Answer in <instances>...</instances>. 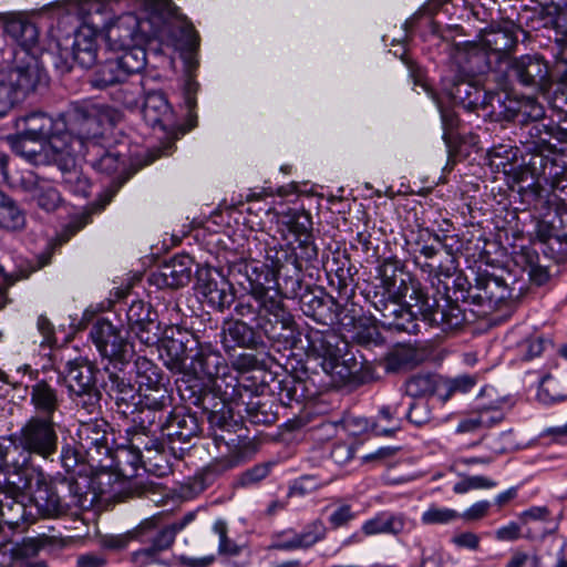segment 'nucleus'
Instances as JSON below:
<instances>
[{
	"instance_id": "1",
	"label": "nucleus",
	"mask_w": 567,
	"mask_h": 567,
	"mask_svg": "<svg viewBox=\"0 0 567 567\" xmlns=\"http://www.w3.org/2000/svg\"><path fill=\"white\" fill-rule=\"evenodd\" d=\"M414 264L427 274L436 290L430 296L420 282L411 281V299L415 300L422 320L445 332L460 328L467 317L458 301L472 305L474 285L464 274H456L458 264L454 250L449 248L442 256L435 245H422Z\"/></svg>"
},
{
	"instance_id": "2",
	"label": "nucleus",
	"mask_w": 567,
	"mask_h": 567,
	"mask_svg": "<svg viewBox=\"0 0 567 567\" xmlns=\"http://www.w3.org/2000/svg\"><path fill=\"white\" fill-rule=\"evenodd\" d=\"M60 422L53 417L31 415L16 432L0 437V472L20 493L32 488L35 457L53 461L59 452Z\"/></svg>"
},
{
	"instance_id": "3",
	"label": "nucleus",
	"mask_w": 567,
	"mask_h": 567,
	"mask_svg": "<svg viewBox=\"0 0 567 567\" xmlns=\"http://www.w3.org/2000/svg\"><path fill=\"white\" fill-rule=\"evenodd\" d=\"M312 225L309 213L296 210L286 221V233L282 231L285 243L268 234L254 236L256 249L264 252V258L277 269L288 299H295L300 292L303 268L318 259Z\"/></svg>"
},
{
	"instance_id": "4",
	"label": "nucleus",
	"mask_w": 567,
	"mask_h": 567,
	"mask_svg": "<svg viewBox=\"0 0 567 567\" xmlns=\"http://www.w3.org/2000/svg\"><path fill=\"white\" fill-rule=\"evenodd\" d=\"M379 282L364 291L365 300L381 316L380 324L386 330L416 334L420 331L419 319L412 308V286L409 276L403 274L400 262L386 258L378 267Z\"/></svg>"
},
{
	"instance_id": "5",
	"label": "nucleus",
	"mask_w": 567,
	"mask_h": 567,
	"mask_svg": "<svg viewBox=\"0 0 567 567\" xmlns=\"http://www.w3.org/2000/svg\"><path fill=\"white\" fill-rule=\"evenodd\" d=\"M35 489L32 501L43 517L59 518L76 515L93 508V499L86 496V484L78 483L74 475L45 476L42 467L34 472Z\"/></svg>"
},
{
	"instance_id": "6",
	"label": "nucleus",
	"mask_w": 567,
	"mask_h": 567,
	"mask_svg": "<svg viewBox=\"0 0 567 567\" xmlns=\"http://www.w3.org/2000/svg\"><path fill=\"white\" fill-rule=\"evenodd\" d=\"M63 131L74 135L86 147L97 141L106 130H112L121 121L120 111L94 99L73 101L61 114Z\"/></svg>"
},
{
	"instance_id": "7",
	"label": "nucleus",
	"mask_w": 567,
	"mask_h": 567,
	"mask_svg": "<svg viewBox=\"0 0 567 567\" xmlns=\"http://www.w3.org/2000/svg\"><path fill=\"white\" fill-rule=\"evenodd\" d=\"M18 371L23 372L27 379L25 392L29 396V404L33 415L45 417L61 416V408L64 402L63 375L59 368L50 360L40 368H32L24 364Z\"/></svg>"
},
{
	"instance_id": "8",
	"label": "nucleus",
	"mask_w": 567,
	"mask_h": 567,
	"mask_svg": "<svg viewBox=\"0 0 567 567\" xmlns=\"http://www.w3.org/2000/svg\"><path fill=\"white\" fill-rule=\"evenodd\" d=\"M18 134L9 136L11 148L28 162H42V142H49L63 133L62 118L54 120L43 112H32L16 120Z\"/></svg>"
},
{
	"instance_id": "9",
	"label": "nucleus",
	"mask_w": 567,
	"mask_h": 567,
	"mask_svg": "<svg viewBox=\"0 0 567 567\" xmlns=\"http://www.w3.org/2000/svg\"><path fill=\"white\" fill-rule=\"evenodd\" d=\"M249 259L244 257H235L227 259V274L228 276L246 291L269 292L274 289L272 284L276 285L277 290L285 297V289L281 287V278L277 269L269 260L264 258V252L260 254L256 249L254 238L248 240Z\"/></svg>"
},
{
	"instance_id": "10",
	"label": "nucleus",
	"mask_w": 567,
	"mask_h": 567,
	"mask_svg": "<svg viewBox=\"0 0 567 567\" xmlns=\"http://www.w3.org/2000/svg\"><path fill=\"white\" fill-rule=\"evenodd\" d=\"M183 400H188L190 404L203 409L207 413V419L212 427L219 430H227L233 423V409L239 399H243L240 391L247 395L248 391L245 385L235 389L234 399H226L224 395L215 390L213 382H207L205 385L195 381L192 385H186L185 389L178 388Z\"/></svg>"
},
{
	"instance_id": "11",
	"label": "nucleus",
	"mask_w": 567,
	"mask_h": 567,
	"mask_svg": "<svg viewBox=\"0 0 567 567\" xmlns=\"http://www.w3.org/2000/svg\"><path fill=\"white\" fill-rule=\"evenodd\" d=\"M193 343L196 344V352L190 358L189 368L196 381L206 379L214 383L215 390L224 398L234 399V391L241 380L230 372L221 352L212 343H199L196 340Z\"/></svg>"
},
{
	"instance_id": "12",
	"label": "nucleus",
	"mask_w": 567,
	"mask_h": 567,
	"mask_svg": "<svg viewBox=\"0 0 567 567\" xmlns=\"http://www.w3.org/2000/svg\"><path fill=\"white\" fill-rule=\"evenodd\" d=\"M47 80L45 71L34 58L22 65L0 72V117L7 115L22 102L37 86Z\"/></svg>"
},
{
	"instance_id": "13",
	"label": "nucleus",
	"mask_w": 567,
	"mask_h": 567,
	"mask_svg": "<svg viewBox=\"0 0 567 567\" xmlns=\"http://www.w3.org/2000/svg\"><path fill=\"white\" fill-rule=\"evenodd\" d=\"M164 22L157 16L138 18L128 12L118 17L106 31V38L114 49H123L136 44H146L152 40L162 39Z\"/></svg>"
},
{
	"instance_id": "14",
	"label": "nucleus",
	"mask_w": 567,
	"mask_h": 567,
	"mask_svg": "<svg viewBox=\"0 0 567 567\" xmlns=\"http://www.w3.org/2000/svg\"><path fill=\"white\" fill-rule=\"evenodd\" d=\"M234 315L255 324V329L274 336V324L285 316V305L269 292L246 291L234 301Z\"/></svg>"
},
{
	"instance_id": "15",
	"label": "nucleus",
	"mask_w": 567,
	"mask_h": 567,
	"mask_svg": "<svg viewBox=\"0 0 567 567\" xmlns=\"http://www.w3.org/2000/svg\"><path fill=\"white\" fill-rule=\"evenodd\" d=\"M76 442L85 454V461L92 468H105L110 462L103 458L112 452L115 443L113 429L104 419H94L80 423Z\"/></svg>"
},
{
	"instance_id": "16",
	"label": "nucleus",
	"mask_w": 567,
	"mask_h": 567,
	"mask_svg": "<svg viewBox=\"0 0 567 567\" xmlns=\"http://www.w3.org/2000/svg\"><path fill=\"white\" fill-rule=\"evenodd\" d=\"M202 433V423L196 413L185 408H174L167 412L161 435L177 458H183L193 446L190 443Z\"/></svg>"
},
{
	"instance_id": "17",
	"label": "nucleus",
	"mask_w": 567,
	"mask_h": 567,
	"mask_svg": "<svg viewBox=\"0 0 567 567\" xmlns=\"http://www.w3.org/2000/svg\"><path fill=\"white\" fill-rule=\"evenodd\" d=\"M536 238L548 245L557 259H567V204L559 197L540 214L535 226Z\"/></svg>"
},
{
	"instance_id": "18",
	"label": "nucleus",
	"mask_w": 567,
	"mask_h": 567,
	"mask_svg": "<svg viewBox=\"0 0 567 567\" xmlns=\"http://www.w3.org/2000/svg\"><path fill=\"white\" fill-rule=\"evenodd\" d=\"M518 38L515 29H497L486 33L483 45L475 42H465L464 51L467 62L474 63L472 71L484 72L488 68L487 52L495 53L498 59L509 55L517 47Z\"/></svg>"
},
{
	"instance_id": "19",
	"label": "nucleus",
	"mask_w": 567,
	"mask_h": 567,
	"mask_svg": "<svg viewBox=\"0 0 567 567\" xmlns=\"http://www.w3.org/2000/svg\"><path fill=\"white\" fill-rule=\"evenodd\" d=\"M90 337L101 357L115 368L126 364L133 355V346L122 330L106 319H99L92 326Z\"/></svg>"
},
{
	"instance_id": "20",
	"label": "nucleus",
	"mask_w": 567,
	"mask_h": 567,
	"mask_svg": "<svg viewBox=\"0 0 567 567\" xmlns=\"http://www.w3.org/2000/svg\"><path fill=\"white\" fill-rule=\"evenodd\" d=\"M513 297V289L502 277L488 271L478 272L475 278L472 306L476 317H486L499 309Z\"/></svg>"
},
{
	"instance_id": "21",
	"label": "nucleus",
	"mask_w": 567,
	"mask_h": 567,
	"mask_svg": "<svg viewBox=\"0 0 567 567\" xmlns=\"http://www.w3.org/2000/svg\"><path fill=\"white\" fill-rule=\"evenodd\" d=\"M240 385L248 390L247 395L239 399L236 408L244 406L248 421L258 425H271L278 420L279 404L270 395H262L265 385L250 378H243ZM244 394V391H240Z\"/></svg>"
},
{
	"instance_id": "22",
	"label": "nucleus",
	"mask_w": 567,
	"mask_h": 567,
	"mask_svg": "<svg viewBox=\"0 0 567 567\" xmlns=\"http://www.w3.org/2000/svg\"><path fill=\"white\" fill-rule=\"evenodd\" d=\"M86 162L93 169L107 176L115 175L111 182L113 194L128 179L126 159L116 148H105L99 141H91L85 147Z\"/></svg>"
},
{
	"instance_id": "23",
	"label": "nucleus",
	"mask_w": 567,
	"mask_h": 567,
	"mask_svg": "<svg viewBox=\"0 0 567 567\" xmlns=\"http://www.w3.org/2000/svg\"><path fill=\"white\" fill-rule=\"evenodd\" d=\"M157 312L153 307L143 300H133L126 310L128 329L141 343L153 347L161 340V324L157 320Z\"/></svg>"
},
{
	"instance_id": "24",
	"label": "nucleus",
	"mask_w": 567,
	"mask_h": 567,
	"mask_svg": "<svg viewBox=\"0 0 567 567\" xmlns=\"http://www.w3.org/2000/svg\"><path fill=\"white\" fill-rule=\"evenodd\" d=\"M507 76L522 86L533 90L543 89L548 84V64L538 53L524 54L509 62Z\"/></svg>"
},
{
	"instance_id": "25",
	"label": "nucleus",
	"mask_w": 567,
	"mask_h": 567,
	"mask_svg": "<svg viewBox=\"0 0 567 567\" xmlns=\"http://www.w3.org/2000/svg\"><path fill=\"white\" fill-rule=\"evenodd\" d=\"M305 338L307 341V355L321 360V367L327 361L341 358L343 351L348 348L347 340L331 328L320 330L308 326L305 331Z\"/></svg>"
},
{
	"instance_id": "26",
	"label": "nucleus",
	"mask_w": 567,
	"mask_h": 567,
	"mask_svg": "<svg viewBox=\"0 0 567 567\" xmlns=\"http://www.w3.org/2000/svg\"><path fill=\"white\" fill-rule=\"evenodd\" d=\"M301 290L302 288L296 298L299 297L300 310L306 317L322 326L344 324L339 319L341 306L332 296L323 290H319L318 293L308 290L301 292Z\"/></svg>"
},
{
	"instance_id": "27",
	"label": "nucleus",
	"mask_w": 567,
	"mask_h": 567,
	"mask_svg": "<svg viewBox=\"0 0 567 567\" xmlns=\"http://www.w3.org/2000/svg\"><path fill=\"white\" fill-rule=\"evenodd\" d=\"M144 122L163 133L173 134L179 128L175 112L163 91H150L144 94L142 106Z\"/></svg>"
},
{
	"instance_id": "28",
	"label": "nucleus",
	"mask_w": 567,
	"mask_h": 567,
	"mask_svg": "<svg viewBox=\"0 0 567 567\" xmlns=\"http://www.w3.org/2000/svg\"><path fill=\"white\" fill-rule=\"evenodd\" d=\"M328 528L324 523L317 518L305 526L301 532L288 528L272 535L269 548L292 551L308 549L323 540Z\"/></svg>"
},
{
	"instance_id": "29",
	"label": "nucleus",
	"mask_w": 567,
	"mask_h": 567,
	"mask_svg": "<svg viewBox=\"0 0 567 567\" xmlns=\"http://www.w3.org/2000/svg\"><path fill=\"white\" fill-rule=\"evenodd\" d=\"M193 258L187 254L174 256L148 277V282L159 289H178L187 286L193 277Z\"/></svg>"
},
{
	"instance_id": "30",
	"label": "nucleus",
	"mask_w": 567,
	"mask_h": 567,
	"mask_svg": "<svg viewBox=\"0 0 567 567\" xmlns=\"http://www.w3.org/2000/svg\"><path fill=\"white\" fill-rule=\"evenodd\" d=\"M197 288L207 303L220 312L228 309L236 298L233 284L224 278L217 279L209 269L198 272Z\"/></svg>"
},
{
	"instance_id": "31",
	"label": "nucleus",
	"mask_w": 567,
	"mask_h": 567,
	"mask_svg": "<svg viewBox=\"0 0 567 567\" xmlns=\"http://www.w3.org/2000/svg\"><path fill=\"white\" fill-rule=\"evenodd\" d=\"M223 334L227 347L256 350L265 346V334L269 333L257 330L255 324L236 317L224 322Z\"/></svg>"
},
{
	"instance_id": "32",
	"label": "nucleus",
	"mask_w": 567,
	"mask_h": 567,
	"mask_svg": "<svg viewBox=\"0 0 567 567\" xmlns=\"http://www.w3.org/2000/svg\"><path fill=\"white\" fill-rule=\"evenodd\" d=\"M23 190L43 210L54 212L62 203V197L51 181L39 177L33 172H27L20 181Z\"/></svg>"
},
{
	"instance_id": "33",
	"label": "nucleus",
	"mask_w": 567,
	"mask_h": 567,
	"mask_svg": "<svg viewBox=\"0 0 567 567\" xmlns=\"http://www.w3.org/2000/svg\"><path fill=\"white\" fill-rule=\"evenodd\" d=\"M362 368L363 362L347 350L343 351L341 358H336L322 364L323 372L339 385L361 384L363 382Z\"/></svg>"
},
{
	"instance_id": "34",
	"label": "nucleus",
	"mask_w": 567,
	"mask_h": 567,
	"mask_svg": "<svg viewBox=\"0 0 567 567\" xmlns=\"http://www.w3.org/2000/svg\"><path fill=\"white\" fill-rule=\"evenodd\" d=\"M109 395L115 401L116 413L123 417H128L136 412L140 404V390L121 377L118 373L110 372L105 382Z\"/></svg>"
},
{
	"instance_id": "35",
	"label": "nucleus",
	"mask_w": 567,
	"mask_h": 567,
	"mask_svg": "<svg viewBox=\"0 0 567 567\" xmlns=\"http://www.w3.org/2000/svg\"><path fill=\"white\" fill-rule=\"evenodd\" d=\"M195 340L193 336L185 332L177 331V337L174 334L161 338L159 340V355L164 359L165 365L172 371H182L186 365L188 352L192 348L187 347L189 341Z\"/></svg>"
},
{
	"instance_id": "36",
	"label": "nucleus",
	"mask_w": 567,
	"mask_h": 567,
	"mask_svg": "<svg viewBox=\"0 0 567 567\" xmlns=\"http://www.w3.org/2000/svg\"><path fill=\"white\" fill-rule=\"evenodd\" d=\"M443 90L453 103L468 112L481 110V105L484 103L482 100L484 90L465 79L444 81Z\"/></svg>"
},
{
	"instance_id": "37",
	"label": "nucleus",
	"mask_w": 567,
	"mask_h": 567,
	"mask_svg": "<svg viewBox=\"0 0 567 567\" xmlns=\"http://www.w3.org/2000/svg\"><path fill=\"white\" fill-rule=\"evenodd\" d=\"M96 373L95 364L84 357L69 360L64 370L61 371L63 383L66 382L68 392L96 385Z\"/></svg>"
},
{
	"instance_id": "38",
	"label": "nucleus",
	"mask_w": 567,
	"mask_h": 567,
	"mask_svg": "<svg viewBox=\"0 0 567 567\" xmlns=\"http://www.w3.org/2000/svg\"><path fill=\"white\" fill-rule=\"evenodd\" d=\"M244 462L240 451H233L224 456H215L195 474V481L202 491L213 485L221 475L238 467Z\"/></svg>"
},
{
	"instance_id": "39",
	"label": "nucleus",
	"mask_w": 567,
	"mask_h": 567,
	"mask_svg": "<svg viewBox=\"0 0 567 567\" xmlns=\"http://www.w3.org/2000/svg\"><path fill=\"white\" fill-rule=\"evenodd\" d=\"M103 462L112 463L106 468H113V472L123 478L135 477L143 463L142 454L130 443L112 447V452L103 458Z\"/></svg>"
},
{
	"instance_id": "40",
	"label": "nucleus",
	"mask_w": 567,
	"mask_h": 567,
	"mask_svg": "<svg viewBox=\"0 0 567 567\" xmlns=\"http://www.w3.org/2000/svg\"><path fill=\"white\" fill-rule=\"evenodd\" d=\"M96 470L99 472L91 477L78 478V483L87 485V487H85V494L89 498H94L93 506L101 501H107L114 497L118 493L116 484L120 475L113 472V468Z\"/></svg>"
},
{
	"instance_id": "41",
	"label": "nucleus",
	"mask_w": 567,
	"mask_h": 567,
	"mask_svg": "<svg viewBox=\"0 0 567 567\" xmlns=\"http://www.w3.org/2000/svg\"><path fill=\"white\" fill-rule=\"evenodd\" d=\"M370 537L378 535H389L396 537L403 534L408 528V518L405 514L393 511H380L372 517L364 520Z\"/></svg>"
},
{
	"instance_id": "42",
	"label": "nucleus",
	"mask_w": 567,
	"mask_h": 567,
	"mask_svg": "<svg viewBox=\"0 0 567 567\" xmlns=\"http://www.w3.org/2000/svg\"><path fill=\"white\" fill-rule=\"evenodd\" d=\"M329 285L334 288L340 299L349 300L354 296V278L357 269L347 257L343 260L333 257L329 270Z\"/></svg>"
},
{
	"instance_id": "43",
	"label": "nucleus",
	"mask_w": 567,
	"mask_h": 567,
	"mask_svg": "<svg viewBox=\"0 0 567 567\" xmlns=\"http://www.w3.org/2000/svg\"><path fill=\"white\" fill-rule=\"evenodd\" d=\"M68 542L62 533L54 526H48L47 532L39 533L34 537H25L20 546L23 556L31 557L40 551L54 553L66 546Z\"/></svg>"
},
{
	"instance_id": "44",
	"label": "nucleus",
	"mask_w": 567,
	"mask_h": 567,
	"mask_svg": "<svg viewBox=\"0 0 567 567\" xmlns=\"http://www.w3.org/2000/svg\"><path fill=\"white\" fill-rule=\"evenodd\" d=\"M443 384L441 374L422 372L406 379L404 390L413 399L437 396L443 402Z\"/></svg>"
},
{
	"instance_id": "45",
	"label": "nucleus",
	"mask_w": 567,
	"mask_h": 567,
	"mask_svg": "<svg viewBox=\"0 0 567 567\" xmlns=\"http://www.w3.org/2000/svg\"><path fill=\"white\" fill-rule=\"evenodd\" d=\"M157 523L156 516L141 522L137 526V537L141 543H150L162 553L173 546L176 537L167 525L158 527Z\"/></svg>"
},
{
	"instance_id": "46",
	"label": "nucleus",
	"mask_w": 567,
	"mask_h": 567,
	"mask_svg": "<svg viewBox=\"0 0 567 567\" xmlns=\"http://www.w3.org/2000/svg\"><path fill=\"white\" fill-rule=\"evenodd\" d=\"M317 394L309 386V378L300 375H287L279 382L278 396L285 406H292L293 403L301 404L303 401Z\"/></svg>"
},
{
	"instance_id": "47",
	"label": "nucleus",
	"mask_w": 567,
	"mask_h": 567,
	"mask_svg": "<svg viewBox=\"0 0 567 567\" xmlns=\"http://www.w3.org/2000/svg\"><path fill=\"white\" fill-rule=\"evenodd\" d=\"M400 405L382 406L377 420L358 419V423H363V429H370L375 436H393L401 429V419L399 416Z\"/></svg>"
},
{
	"instance_id": "48",
	"label": "nucleus",
	"mask_w": 567,
	"mask_h": 567,
	"mask_svg": "<svg viewBox=\"0 0 567 567\" xmlns=\"http://www.w3.org/2000/svg\"><path fill=\"white\" fill-rule=\"evenodd\" d=\"M3 29L7 37L28 53L38 43V28L30 21L16 18L7 19Z\"/></svg>"
},
{
	"instance_id": "49",
	"label": "nucleus",
	"mask_w": 567,
	"mask_h": 567,
	"mask_svg": "<svg viewBox=\"0 0 567 567\" xmlns=\"http://www.w3.org/2000/svg\"><path fill=\"white\" fill-rule=\"evenodd\" d=\"M284 318H279L276 322H271L274 324V336L265 334V339H268L272 342H277L284 346V348H298L302 340V331H300L298 324L296 323L293 317L285 309Z\"/></svg>"
},
{
	"instance_id": "50",
	"label": "nucleus",
	"mask_w": 567,
	"mask_h": 567,
	"mask_svg": "<svg viewBox=\"0 0 567 567\" xmlns=\"http://www.w3.org/2000/svg\"><path fill=\"white\" fill-rule=\"evenodd\" d=\"M167 409H152L145 404H138L136 412L131 414L133 425L127 429L146 431L145 433H161Z\"/></svg>"
},
{
	"instance_id": "51",
	"label": "nucleus",
	"mask_w": 567,
	"mask_h": 567,
	"mask_svg": "<svg viewBox=\"0 0 567 567\" xmlns=\"http://www.w3.org/2000/svg\"><path fill=\"white\" fill-rule=\"evenodd\" d=\"M518 194L522 202L539 215L547 208H550V205L555 204V200L558 197L555 194H550L538 179L525 187H520Z\"/></svg>"
},
{
	"instance_id": "52",
	"label": "nucleus",
	"mask_w": 567,
	"mask_h": 567,
	"mask_svg": "<svg viewBox=\"0 0 567 567\" xmlns=\"http://www.w3.org/2000/svg\"><path fill=\"white\" fill-rule=\"evenodd\" d=\"M87 32L82 29L78 30L72 44L73 59L83 68H90L94 64L97 56L95 37L90 30Z\"/></svg>"
},
{
	"instance_id": "53",
	"label": "nucleus",
	"mask_w": 567,
	"mask_h": 567,
	"mask_svg": "<svg viewBox=\"0 0 567 567\" xmlns=\"http://www.w3.org/2000/svg\"><path fill=\"white\" fill-rule=\"evenodd\" d=\"M126 73L122 70L116 59L107 60L100 65L93 73L90 83L94 89L105 90L114 89L121 82L126 80Z\"/></svg>"
},
{
	"instance_id": "54",
	"label": "nucleus",
	"mask_w": 567,
	"mask_h": 567,
	"mask_svg": "<svg viewBox=\"0 0 567 567\" xmlns=\"http://www.w3.org/2000/svg\"><path fill=\"white\" fill-rule=\"evenodd\" d=\"M144 94L142 81H130L126 79L116 85L110 95L112 101L133 111L140 107V102Z\"/></svg>"
},
{
	"instance_id": "55",
	"label": "nucleus",
	"mask_w": 567,
	"mask_h": 567,
	"mask_svg": "<svg viewBox=\"0 0 567 567\" xmlns=\"http://www.w3.org/2000/svg\"><path fill=\"white\" fill-rule=\"evenodd\" d=\"M453 223L449 218H443L440 223H437V228H423L419 231L417 239L415 240V251L420 254V248L422 245H429L426 238H433V240L437 244V248L440 249L442 256H445V252L451 248L453 250V246L447 244L450 236L447 235L451 230H453Z\"/></svg>"
},
{
	"instance_id": "56",
	"label": "nucleus",
	"mask_w": 567,
	"mask_h": 567,
	"mask_svg": "<svg viewBox=\"0 0 567 567\" xmlns=\"http://www.w3.org/2000/svg\"><path fill=\"white\" fill-rule=\"evenodd\" d=\"M120 50L122 54L116 60L122 70L125 71L127 79L145 69L147 59L144 44H136Z\"/></svg>"
},
{
	"instance_id": "57",
	"label": "nucleus",
	"mask_w": 567,
	"mask_h": 567,
	"mask_svg": "<svg viewBox=\"0 0 567 567\" xmlns=\"http://www.w3.org/2000/svg\"><path fill=\"white\" fill-rule=\"evenodd\" d=\"M134 365L140 391L163 383L162 370L152 360L146 357H137Z\"/></svg>"
},
{
	"instance_id": "58",
	"label": "nucleus",
	"mask_w": 567,
	"mask_h": 567,
	"mask_svg": "<svg viewBox=\"0 0 567 567\" xmlns=\"http://www.w3.org/2000/svg\"><path fill=\"white\" fill-rule=\"evenodd\" d=\"M146 431L125 429L126 441L138 450L147 452H162L164 450L165 436L161 433H145Z\"/></svg>"
},
{
	"instance_id": "59",
	"label": "nucleus",
	"mask_w": 567,
	"mask_h": 567,
	"mask_svg": "<svg viewBox=\"0 0 567 567\" xmlns=\"http://www.w3.org/2000/svg\"><path fill=\"white\" fill-rule=\"evenodd\" d=\"M25 225V215L17 202L6 194L2 212L0 213V228L20 230Z\"/></svg>"
},
{
	"instance_id": "60",
	"label": "nucleus",
	"mask_w": 567,
	"mask_h": 567,
	"mask_svg": "<svg viewBox=\"0 0 567 567\" xmlns=\"http://www.w3.org/2000/svg\"><path fill=\"white\" fill-rule=\"evenodd\" d=\"M529 106L530 111H523L522 105L509 97L507 94V103L504 105V114L499 115V120L505 121H523L525 118H530L533 121L539 120L544 116V109L542 105L532 103L529 105H525V107Z\"/></svg>"
},
{
	"instance_id": "61",
	"label": "nucleus",
	"mask_w": 567,
	"mask_h": 567,
	"mask_svg": "<svg viewBox=\"0 0 567 567\" xmlns=\"http://www.w3.org/2000/svg\"><path fill=\"white\" fill-rule=\"evenodd\" d=\"M274 462H264L239 473L234 480V486L237 488H251L264 481L271 472Z\"/></svg>"
},
{
	"instance_id": "62",
	"label": "nucleus",
	"mask_w": 567,
	"mask_h": 567,
	"mask_svg": "<svg viewBox=\"0 0 567 567\" xmlns=\"http://www.w3.org/2000/svg\"><path fill=\"white\" fill-rule=\"evenodd\" d=\"M138 402L152 409H168L173 404V396L167 386L164 383H159L140 391Z\"/></svg>"
},
{
	"instance_id": "63",
	"label": "nucleus",
	"mask_w": 567,
	"mask_h": 567,
	"mask_svg": "<svg viewBox=\"0 0 567 567\" xmlns=\"http://www.w3.org/2000/svg\"><path fill=\"white\" fill-rule=\"evenodd\" d=\"M68 393L75 405L85 410L89 414H93L100 408L102 394L97 385L78 389Z\"/></svg>"
},
{
	"instance_id": "64",
	"label": "nucleus",
	"mask_w": 567,
	"mask_h": 567,
	"mask_svg": "<svg viewBox=\"0 0 567 567\" xmlns=\"http://www.w3.org/2000/svg\"><path fill=\"white\" fill-rule=\"evenodd\" d=\"M476 377L470 374L457 375L453 379L442 375L443 402L449 401L455 393L470 392L476 384Z\"/></svg>"
}]
</instances>
